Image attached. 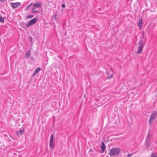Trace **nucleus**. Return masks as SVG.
<instances>
[{"mask_svg": "<svg viewBox=\"0 0 157 157\" xmlns=\"http://www.w3.org/2000/svg\"><path fill=\"white\" fill-rule=\"evenodd\" d=\"M121 150L120 148L114 147L112 148L109 152L110 156L112 157L114 156H117L120 152Z\"/></svg>", "mask_w": 157, "mask_h": 157, "instance_id": "f257e3e1", "label": "nucleus"}, {"mask_svg": "<svg viewBox=\"0 0 157 157\" xmlns=\"http://www.w3.org/2000/svg\"><path fill=\"white\" fill-rule=\"evenodd\" d=\"M157 116V112L156 111H154L151 113L149 121V124L151 125L152 123L155 121Z\"/></svg>", "mask_w": 157, "mask_h": 157, "instance_id": "f03ea898", "label": "nucleus"}, {"mask_svg": "<svg viewBox=\"0 0 157 157\" xmlns=\"http://www.w3.org/2000/svg\"><path fill=\"white\" fill-rule=\"evenodd\" d=\"M36 21L37 20H30L27 24H26L24 22H21L20 23V25L23 28L26 29L27 27H29L34 24L36 22Z\"/></svg>", "mask_w": 157, "mask_h": 157, "instance_id": "7ed1b4c3", "label": "nucleus"}, {"mask_svg": "<svg viewBox=\"0 0 157 157\" xmlns=\"http://www.w3.org/2000/svg\"><path fill=\"white\" fill-rule=\"evenodd\" d=\"M138 48L136 52L137 54H139L142 51L143 48L144 46V45L143 44V42L141 40H140L139 41L138 44Z\"/></svg>", "mask_w": 157, "mask_h": 157, "instance_id": "20e7f679", "label": "nucleus"}, {"mask_svg": "<svg viewBox=\"0 0 157 157\" xmlns=\"http://www.w3.org/2000/svg\"><path fill=\"white\" fill-rule=\"evenodd\" d=\"M10 5L12 7L13 9H16L20 6L21 3L20 2H17L15 3H10Z\"/></svg>", "mask_w": 157, "mask_h": 157, "instance_id": "39448f33", "label": "nucleus"}, {"mask_svg": "<svg viewBox=\"0 0 157 157\" xmlns=\"http://www.w3.org/2000/svg\"><path fill=\"white\" fill-rule=\"evenodd\" d=\"M24 132V129H23L21 130H20L19 131H17L16 132V135H17L19 137H20L21 136H22Z\"/></svg>", "mask_w": 157, "mask_h": 157, "instance_id": "423d86ee", "label": "nucleus"}, {"mask_svg": "<svg viewBox=\"0 0 157 157\" xmlns=\"http://www.w3.org/2000/svg\"><path fill=\"white\" fill-rule=\"evenodd\" d=\"M42 5L41 3L40 2H38L33 5V8H38L41 6Z\"/></svg>", "mask_w": 157, "mask_h": 157, "instance_id": "0eeeda50", "label": "nucleus"}, {"mask_svg": "<svg viewBox=\"0 0 157 157\" xmlns=\"http://www.w3.org/2000/svg\"><path fill=\"white\" fill-rule=\"evenodd\" d=\"M31 50L28 51L25 54L24 57L26 59L29 58L30 57L31 55Z\"/></svg>", "mask_w": 157, "mask_h": 157, "instance_id": "6e6552de", "label": "nucleus"}, {"mask_svg": "<svg viewBox=\"0 0 157 157\" xmlns=\"http://www.w3.org/2000/svg\"><path fill=\"white\" fill-rule=\"evenodd\" d=\"M100 148L101 149L102 152H103L105 149V146L103 142H102V145L101 146Z\"/></svg>", "mask_w": 157, "mask_h": 157, "instance_id": "1a4fd4ad", "label": "nucleus"}, {"mask_svg": "<svg viewBox=\"0 0 157 157\" xmlns=\"http://www.w3.org/2000/svg\"><path fill=\"white\" fill-rule=\"evenodd\" d=\"M143 24V20H139L138 26L140 29H141Z\"/></svg>", "mask_w": 157, "mask_h": 157, "instance_id": "9d476101", "label": "nucleus"}, {"mask_svg": "<svg viewBox=\"0 0 157 157\" xmlns=\"http://www.w3.org/2000/svg\"><path fill=\"white\" fill-rule=\"evenodd\" d=\"M109 72L110 73V75L107 77V78L108 79H110L112 78L113 77V71L111 69L109 70Z\"/></svg>", "mask_w": 157, "mask_h": 157, "instance_id": "9b49d317", "label": "nucleus"}, {"mask_svg": "<svg viewBox=\"0 0 157 157\" xmlns=\"http://www.w3.org/2000/svg\"><path fill=\"white\" fill-rule=\"evenodd\" d=\"M55 145V143L54 141L52 142V143L49 142V146L51 148H53Z\"/></svg>", "mask_w": 157, "mask_h": 157, "instance_id": "f8f14e48", "label": "nucleus"}, {"mask_svg": "<svg viewBox=\"0 0 157 157\" xmlns=\"http://www.w3.org/2000/svg\"><path fill=\"white\" fill-rule=\"evenodd\" d=\"M150 157H157V153L152 152Z\"/></svg>", "mask_w": 157, "mask_h": 157, "instance_id": "ddd939ff", "label": "nucleus"}, {"mask_svg": "<svg viewBox=\"0 0 157 157\" xmlns=\"http://www.w3.org/2000/svg\"><path fill=\"white\" fill-rule=\"evenodd\" d=\"M54 134L50 136V142L51 143L52 142L54 141Z\"/></svg>", "mask_w": 157, "mask_h": 157, "instance_id": "4468645a", "label": "nucleus"}, {"mask_svg": "<svg viewBox=\"0 0 157 157\" xmlns=\"http://www.w3.org/2000/svg\"><path fill=\"white\" fill-rule=\"evenodd\" d=\"M151 137L150 134H148L146 138V141H150Z\"/></svg>", "mask_w": 157, "mask_h": 157, "instance_id": "2eb2a0df", "label": "nucleus"}, {"mask_svg": "<svg viewBox=\"0 0 157 157\" xmlns=\"http://www.w3.org/2000/svg\"><path fill=\"white\" fill-rule=\"evenodd\" d=\"M156 1L157 0H153L152 1L151 5L153 6L156 5L157 4Z\"/></svg>", "mask_w": 157, "mask_h": 157, "instance_id": "dca6fc26", "label": "nucleus"}, {"mask_svg": "<svg viewBox=\"0 0 157 157\" xmlns=\"http://www.w3.org/2000/svg\"><path fill=\"white\" fill-rule=\"evenodd\" d=\"M146 146L147 147H148L150 146V141H146Z\"/></svg>", "mask_w": 157, "mask_h": 157, "instance_id": "f3484780", "label": "nucleus"}, {"mask_svg": "<svg viewBox=\"0 0 157 157\" xmlns=\"http://www.w3.org/2000/svg\"><path fill=\"white\" fill-rule=\"evenodd\" d=\"M40 70H41V68L40 67H37L36 68V70H35V72L36 73H38L40 71Z\"/></svg>", "mask_w": 157, "mask_h": 157, "instance_id": "a211bd4d", "label": "nucleus"}, {"mask_svg": "<svg viewBox=\"0 0 157 157\" xmlns=\"http://www.w3.org/2000/svg\"><path fill=\"white\" fill-rule=\"evenodd\" d=\"M32 11L33 13H37L38 12V11L36 10V8H33L32 10Z\"/></svg>", "mask_w": 157, "mask_h": 157, "instance_id": "6ab92c4d", "label": "nucleus"}, {"mask_svg": "<svg viewBox=\"0 0 157 157\" xmlns=\"http://www.w3.org/2000/svg\"><path fill=\"white\" fill-rule=\"evenodd\" d=\"M28 39L30 42H32V40H33V38L31 36H29V38H28Z\"/></svg>", "mask_w": 157, "mask_h": 157, "instance_id": "aec40b11", "label": "nucleus"}, {"mask_svg": "<svg viewBox=\"0 0 157 157\" xmlns=\"http://www.w3.org/2000/svg\"><path fill=\"white\" fill-rule=\"evenodd\" d=\"M33 17V15H28V18H32Z\"/></svg>", "mask_w": 157, "mask_h": 157, "instance_id": "412c9836", "label": "nucleus"}, {"mask_svg": "<svg viewBox=\"0 0 157 157\" xmlns=\"http://www.w3.org/2000/svg\"><path fill=\"white\" fill-rule=\"evenodd\" d=\"M132 154H128L127 157H130L132 155Z\"/></svg>", "mask_w": 157, "mask_h": 157, "instance_id": "4be33fe9", "label": "nucleus"}, {"mask_svg": "<svg viewBox=\"0 0 157 157\" xmlns=\"http://www.w3.org/2000/svg\"><path fill=\"white\" fill-rule=\"evenodd\" d=\"M37 73H36L35 72H34L33 73V75L32 76H34Z\"/></svg>", "mask_w": 157, "mask_h": 157, "instance_id": "5701e85b", "label": "nucleus"}, {"mask_svg": "<svg viewBox=\"0 0 157 157\" xmlns=\"http://www.w3.org/2000/svg\"><path fill=\"white\" fill-rule=\"evenodd\" d=\"M32 3H31V4H30L29 5L28 7H27V9H28L32 5Z\"/></svg>", "mask_w": 157, "mask_h": 157, "instance_id": "b1692460", "label": "nucleus"}, {"mask_svg": "<svg viewBox=\"0 0 157 157\" xmlns=\"http://www.w3.org/2000/svg\"><path fill=\"white\" fill-rule=\"evenodd\" d=\"M62 7L64 8L65 7V5L64 4H63L62 5Z\"/></svg>", "mask_w": 157, "mask_h": 157, "instance_id": "393cba45", "label": "nucleus"}, {"mask_svg": "<svg viewBox=\"0 0 157 157\" xmlns=\"http://www.w3.org/2000/svg\"><path fill=\"white\" fill-rule=\"evenodd\" d=\"M0 22L2 23H3L4 22V20H0Z\"/></svg>", "mask_w": 157, "mask_h": 157, "instance_id": "a878e982", "label": "nucleus"}, {"mask_svg": "<svg viewBox=\"0 0 157 157\" xmlns=\"http://www.w3.org/2000/svg\"><path fill=\"white\" fill-rule=\"evenodd\" d=\"M0 20H4V19L2 17H0Z\"/></svg>", "mask_w": 157, "mask_h": 157, "instance_id": "bb28decb", "label": "nucleus"}, {"mask_svg": "<svg viewBox=\"0 0 157 157\" xmlns=\"http://www.w3.org/2000/svg\"><path fill=\"white\" fill-rule=\"evenodd\" d=\"M32 20H37V18H34Z\"/></svg>", "mask_w": 157, "mask_h": 157, "instance_id": "cd10ccee", "label": "nucleus"}, {"mask_svg": "<svg viewBox=\"0 0 157 157\" xmlns=\"http://www.w3.org/2000/svg\"><path fill=\"white\" fill-rule=\"evenodd\" d=\"M5 0H1V2H4Z\"/></svg>", "mask_w": 157, "mask_h": 157, "instance_id": "c85d7f7f", "label": "nucleus"}, {"mask_svg": "<svg viewBox=\"0 0 157 157\" xmlns=\"http://www.w3.org/2000/svg\"><path fill=\"white\" fill-rule=\"evenodd\" d=\"M58 57L59 58H61V59H62V58H61V57H60V56H58Z\"/></svg>", "mask_w": 157, "mask_h": 157, "instance_id": "c756f323", "label": "nucleus"}, {"mask_svg": "<svg viewBox=\"0 0 157 157\" xmlns=\"http://www.w3.org/2000/svg\"><path fill=\"white\" fill-rule=\"evenodd\" d=\"M106 73L107 74H108V71H107Z\"/></svg>", "mask_w": 157, "mask_h": 157, "instance_id": "7c9ffc66", "label": "nucleus"}, {"mask_svg": "<svg viewBox=\"0 0 157 157\" xmlns=\"http://www.w3.org/2000/svg\"><path fill=\"white\" fill-rule=\"evenodd\" d=\"M141 20V19H140L139 20Z\"/></svg>", "mask_w": 157, "mask_h": 157, "instance_id": "2f4dec72", "label": "nucleus"}]
</instances>
